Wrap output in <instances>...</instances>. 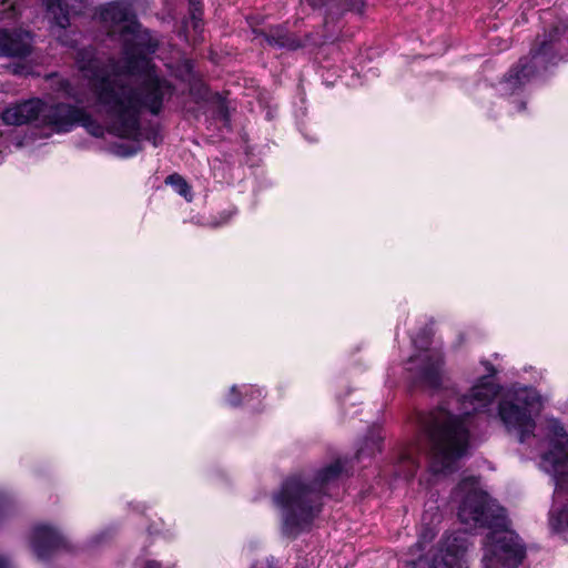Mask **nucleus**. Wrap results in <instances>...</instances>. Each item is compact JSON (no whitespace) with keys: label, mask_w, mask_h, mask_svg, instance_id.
Here are the masks:
<instances>
[{"label":"nucleus","mask_w":568,"mask_h":568,"mask_svg":"<svg viewBox=\"0 0 568 568\" xmlns=\"http://www.w3.org/2000/svg\"><path fill=\"white\" fill-rule=\"evenodd\" d=\"M100 30L111 40L122 44L123 57L102 60L95 48H81L75 64L90 90L60 75L49 78L51 89L62 99L73 102H43L28 100L7 108L2 122L22 125L36 121L55 133H65L75 125H83L92 135L102 136L103 128L87 111L94 105L105 116L108 129L123 141L113 145V153L128 158L141 150V142L153 146L162 143L158 124H142L145 110L158 115L174 93L173 84L161 75L146 55L159 47V41L138 21L133 7L124 0L100 6L93 17Z\"/></svg>","instance_id":"obj_1"},{"label":"nucleus","mask_w":568,"mask_h":568,"mask_svg":"<svg viewBox=\"0 0 568 568\" xmlns=\"http://www.w3.org/2000/svg\"><path fill=\"white\" fill-rule=\"evenodd\" d=\"M487 375L481 376L469 393L452 394L449 399L429 412L415 414L418 427V443L400 455L399 471L412 478L419 467V455L427 458L433 474H450L469 444V417L486 412L499 393V386L493 377V365L483 362Z\"/></svg>","instance_id":"obj_2"},{"label":"nucleus","mask_w":568,"mask_h":568,"mask_svg":"<svg viewBox=\"0 0 568 568\" xmlns=\"http://www.w3.org/2000/svg\"><path fill=\"white\" fill-rule=\"evenodd\" d=\"M453 495L459 501L462 523L490 530L484 542L483 567L518 568L526 556L525 545L515 531L507 529L505 509L480 488L478 479L464 478Z\"/></svg>","instance_id":"obj_3"},{"label":"nucleus","mask_w":568,"mask_h":568,"mask_svg":"<svg viewBox=\"0 0 568 568\" xmlns=\"http://www.w3.org/2000/svg\"><path fill=\"white\" fill-rule=\"evenodd\" d=\"M345 471L346 460L338 458L314 474H294L282 483L273 501L281 513L283 535L296 538L311 530L323 510L328 486Z\"/></svg>","instance_id":"obj_4"},{"label":"nucleus","mask_w":568,"mask_h":568,"mask_svg":"<svg viewBox=\"0 0 568 568\" xmlns=\"http://www.w3.org/2000/svg\"><path fill=\"white\" fill-rule=\"evenodd\" d=\"M559 29L554 28L548 36L538 39L528 57L521 58L517 65L509 70L501 83L500 91L505 94H515L526 83L546 73L560 60L557 52Z\"/></svg>","instance_id":"obj_5"},{"label":"nucleus","mask_w":568,"mask_h":568,"mask_svg":"<svg viewBox=\"0 0 568 568\" xmlns=\"http://www.w3.org/2000/svg\"><path fill=\"white\" fill-rule=\"evenodd\" d=\"M539 408V396L532 388H524L515 393L513 398H506L498 404V416L511 432H516L520 443H524L535 429L532 412Z\"/></svg>","instance_id":"obj_6"},{"label":"nucleus","mask_w":568,"mask_h":568,"mask_svg":"<svg viewBox=\"0 0 568 568\" xmlns=\"http://www.w3.org/2000/svg\"><path fill=\"white\" fill-rule=\"evenodd\" d=\"M549 449L542 455L540 467L551 475L556 489H568V435L557 419L546 422Z\"/></svg>","instance_id":"obj_7"},{"label":"nucleus","mask_w":568,"mask_h":568,"mask_svg":"<svg viewBox=\"0 0 568 568\" xmlns=\"http://www.w3.org/2000/svg\"><path fill=\"white\" fill-rule=\"evenodd\" d=\"M468 541L464 532L447 534L435 551L407 561L404 568H465Z\"/></svg>","instance_id":"obj_8"},{"label":"nucleus","mask_w":568,"mask_h":568,"mask_svg":"<svg viewBox=\"0 0 568 568\" xmlns=\"http://www.w3.org/2000/svg\"><path fill=\"white\" fill-rule=\"evenodd\" d=\"M430 333L424 328L417 337L413 338L416 348L423 352L409 358V363H417L415 379L423 386L437 388L442 384L443 355L439 351L428 349Z\"/></svg>","instance_id":"obj_9"},{"label":"nucleus","mask_w":568,"mask_h":568,"mask_svg":"<svg viewBox=\"0 0 568 568\" xmlns=\"http://www.w3.org/2000/svg\"><path fill=\"white\" fill-rule=\"evenodd\" d=\"M30 544L39 560H48L57 551L67 547L64 537L48 525H39L33 528Z\"/></svg>","instance_id":"obj_10"},{"label":"nucleus","mask_w":568,"mask_h":568,"mask_svg":"<svg viewBox=\"0 0 568 568\" xmlns=\"http://www.w3.org/2000/svg\"><path fill=\"white\" fill-rule=\"evenodd\" d=\"M32 50L30 32L14 29H0V57H27Z\"/></svg>","instance_id":"obj_11"},{"label":"nucleus","mask_w":568,"mask_h":568,"mask_svg":"<svg viewBox=\"0 0 568 568\" xmlns=\"http://www.w3.org/2000/svg\"><path fill=\"white\" fill-rule=\"evenodd\" d=\"M313 8L324 9L327 14L339 16L348 10L358 8L362 0H305Z\"/></svg>","instance_id":"obj_12"},{"label":"nucleus","mask_w":568,"mask_h":568,"mask_svg":"<svg viewBox=\"0 0 568 568\" xmlns=\"http://www.w3.org/2000/svg\"><path fill=\"white\" fill-rule=\"evenodd\" d=\"M264 39L270 45L276 48L296 49L298 47L297 41L282 27L272 28L264 34Z\"/></svg>","instance_id":"obj_13"},{"label":"nucleus","mask_w":568,"mask_h":568,"mask_svg":"<svg viewBox=\"0 0 568 568\" xmlns=\"http://www.w3.org/2000/svg\"><path fill=\"white\" fill-rule=\"evenodd\" d=\"M45 4L48 12L52 16L54 23L61 28L67 29L69 27L68 13H63V1L62 0H42Z\"/></svg>","instance_id":"obj_14"},{"label":"nucleus","mask_w":568,"mask_h":568,"mask_svg":"<svg viewBox=\"0 0 568 568\" xmlns=\"http://www.w3.org/2000/svg\"><path fill=\"white\" fill-rule=\"evenodd\" d=\"M190 222L201 226L217 227L229 222V215H196Z\"/></svg>","instance_id":"obj_15"},{"label":"nucleus","mask_w":568,"mask_h":568,"mask_svg":"<svg viewBox=\"0 0 568 568\" xmlns=\"http://www.w3.org/2000/svg\"><path fill=\"white\" fill-rule=\"evenodd\" d=\"M63 13H68V18L71 16L82 14L85 9L90 6V0H63Z\"/></svg>","instance_id":"obj_16"},{"label":"nucleus","mask_w":568,"mask_h":568,"mask_svg":"<svg viewBox=\"0 0 568 568\" xmlns=\"http://www.w3.org/2000/svg\"><path fill=\"white\" fill-rule=\"evenodd\" d=\"M165 182L166 184H170L174 189V191L181 196L187 199V196L190 195V186L181 175H169Z\"/></svg>","instance_id":"obj_17"},{"label":"nucleus","mask_w":568,"mask_h":568,"mask_svg":"<svg viewBox=\"0 0 568 568\" xmlns=\"http://www.w3.org/2000/svg\"><path fill=\"white\" fill-rule=\"evenodd\" d=\"M550 524L556 529H568V507L560 510L557 516L555 510L550 511Z\"/></svg>","instance_id":"obj_18"},{"label":"nucleus","mask_w":568,"mask_h":568,"mask_svg":"<svg viewBox=\"0 0 568 568\" xmlns=\"http://www.w3.org/2000/svg\"><path fill=\"white\" fill-rule=\"evenodd\" d=\"M13 503L6 491H0V520L10 514Z\"/></svg>","instance_id":"obj_19"},{"label":"nucleus","mask_w":568,"mask_h":568,"mask_svg":"<svg viewBox=\"0 0 568 568\" xmlns=\"http://www.w3.org/2000/svg\"><path fill=\"white\" fill-rule=\"evenodd\" d=\"M436 534L437 532L435 531L434 528L425 527L419 535V540H418L417 545L422 546V545L428 544L429 541H432L435 538Z\"/></svg>","instance_id":"obj_20"},{"label":"nucleus","mask_w":568,"mask_h":568,"mask_svg":"<svg viewBox=\"0 0 568 568\" xmlns=\"http://www.w3.org/2000/svg\"><path fill=\"white\" fill-rule=\"evenodd\" d=\"M226 402L229 405H231L233 407L241 405V403H242L241 393L239 392V389L235 385L231 387L230 394L226 398Z\"/></svg>","instance_id":"obj_21"},{"label":"nucleus","mask_w":568,"mask_h":568,"mask_svg":"<svg viewBox=\"0 0 568 568\" xmlns=\"http://www.w3.org/2000/svg\"><path fill=\"white\" fill-rule=\"evenodd\" d=\"M190 11H191V18L194 22V28H197L199 23L201 21V18H202V8L201 7H191Z\"/></svg>","instance_id":"obj_22"},{"label":"nucleus","mask_w":568,"mask_h":568,"mask_svg":"<svg viewBox=\"0 0 568 568\" xmlns=\"http://www.w3.org/2000/svg\"><path fill=\"white\" fill-rule=\"evenodd\" d=\"M244 396L245 397H248V396L250 397H260V396H262V390L251 386L248 388H245Z\"/></svg>","instance_id":"obj_23"},{"label":"nucleus","mask_w":568,"mask_h":568,"mask_svg":"<svg viewBox=\"0 0 568 568\" xmlns=\"http://www.w3.org/2000/svg\"><path fill=\"white\" fill-rule=\"evenodd\" d=\"M143 568H162L161 564L159 561H155V560H148Z\"/></svg>","instance_id":"obj_24"},{"label":"nucleus","mask_w":568,"mask_h":568,"mask_svg":"<svg viewBox=\"0 0 568 568\" xmlns=\"http://www.w3.org/2000/svg\"><path fill=\"white\" fill-rule=\"evenodd\" d=\"M10 567V561L0 555V568H9Z\"/></svg>","instance_id":"obj_25"},{"label":"nucleus","mask_w":568,"mask_h":568,"mask_svg":"<svg viewBox=\"0 0 568 568\" xmlns=\"http://www.w3.org/2000/svg\"><path fill=\"white\" fill-rule=\"evenodd\" d=\"M190 7H201V3L199 0H189Z\"/></svg>","instance_id":"obj_26"},{"label":"nucleus","mask_w":568,"mask_h":568,"mask_svg":"<svg viewBox=\"0 0 568 568\" xmlns=\"http://www.w3.org/2000/svg\"><path fill=\"white\" fill-rule=\"evenodd\" d=\"M364 454H365V449L364 448L358 449L357 453H356V458L361 459Z\"/></svg>","instance_id":"obj_27"},{"label":"nucleus","mask_w":568,"mask_h":568,"mask_svg":"<svg viewBox=\"0 0 568 568\" xmlns=\"http://www.w3.org/2000/svg\"><path fill=\"white\" fill-rule=\"evenodd\" d=\"M525 108V102L520 101L518 104V110H523Z\"/></svg>","instance_id":"obj_28"},{"label":"nucleus","mask_w":568,"mask_h":568,"mask_svg":"<svg viewBox=\"0 0 568 568\" xmlns=\"http://www.w3.org/2000/svg\"><path fill=\"white\" fill-rule=\"evenodd\" d=\"M62 42H63L64 44L72 45V42H69V41H67V40H62Z\"/></svg>","instance_id":"obj_29"},{"label":"nucleus","mask_w":568,"mask_h":568,"mask_svg":"<svg viewBox=\"0 0 568 568\" xmlns=\"http://www.w3.org/2000/svg\"><path fill=\"white\" fill-rule=\"evenodd\" d=\"M186 67H187L189 70L191 69V62L190 61L186 62Z\"/></svg>","instance_id":"obj_30"}]
</instances>
